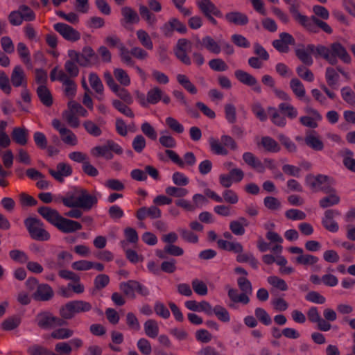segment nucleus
Masks as SVG:
<instances>
[{"label": "nucleus", "mask_w": 355, "mask_h": 355, "mask_svg": "<svg viewBox=\"0 0 355 355\" xmlns=\"http://www.w3.org/2000/svg\"><path fill=\"white\" fill-rule=\"evenodd\" d=\"M185 306L193 311L205 312L207 315L212 314V307L210 304L206 301L197 302L195 300H189L185 302Z\"/></svg>", "instance_id": "23"}, {"label": "nucleus", "mask_w": 355, "mask_h": 355, "mask_svg": "<svg viewBox=\"0 0 355 355\" xmlns=\"http://www.w3.org/2000/svg\"><path fill=\"white\" fill-rule=\"evenodd\" d=\"M137 98L143 107H147L149 104H157L160 101L164 104H168L171 102L170 97L158 87H154L149 89L146 96L137 92Z\"/></svg>", "instance_id": "2"}, {"label": "nucleus", "mask_w": 355, "mask_h": 355, "mask_svg": "<svg viewBox=\"0 0 355 355\" xmlns=\"http://www.w3.org/2000/svg\"><path fill=\"white\" fill-rule=\"evenodd\" d=\"M37 95L44 105L49 106L52 104L51 95L45 86L41 85L37 88Z\"/></svg>", "instance_id": "52"}, {"label": "nucleus", "mask_w": 355, "mask_h": 355, "mask_svg": "<svg viewBox=\"0 0 355 355\" xmlns=\"http://www.w3.org/2000/svg\"><path fill=\"white\" fill-rule=\"evenodd\" d=\"M244 162L250 167L259 173H263L265 171V166L262 162H261L252 153L246 152L243 155Z\"/></svg>", "instance_id": "27"}, {"label": "nucleus", "mask_w": 355, "mask_h": 355, "mask_svg": "<svg viewBox=\"0 0 355 355\" xmlns=\"http://www.w3.org/2000/svg\"><path fill=\"white\" fill-rule=\"evenodd\" d=\"M286 4L289 6V11L293 18L300 24L307 25L309 21L308 17L299 12L298 8L300 5L299 0H283Z\"/></svg>", "instance_id": "19"}, {"label": "nucleus", "mask_w": 355, "mask_h": 355, "mask_svg": "<svg viewBox=\"0 0 355 355\" xmlns=\"http://www.w3.org/2000/svg\"><path fill=\"white\" fill-rule=\"evenodd\" d=\"M53 295V289L50 286L45 284L37 285L36 291L33 294V297L37 300L47 301Z\"/></svg>", "instance_id": "26"}, {"label": "nucleus", "mask_w": 355, "mask_h": 355, "mask_svg": "<svg viewBox=\"0 0 355 355\" xmlns=\"http://www.w3.org/2000/svg\"><path fill=\"white\" fill-rule=\"evenodd\" d=\"M68 108L78 116L83 117L88 116L87 111L80 104L75 101L69 102Z\"/></svg>", "instance_id": "63"}, {"label": "nucleus", "mask_w": 355, "mask_h": 355, "mask_svg": "<svg viewBox=\"0 0 355 355\" xmlns=\"http://www.w3.org/2000/svg\"><path fill=\"white\" fill-rule=\"evenodd\" d=\"M91 154L94 157H103L106 159H111L113 157L112 153L110 152L107 143L104 146H97L91 150Z\"/></svg>", "instance_id": "39"}, {"label": "nucleus", "mask_w": 355, "mask_h": 355, "mask_svg": "<svg viewBox=\"0 0 355 355\" xmlns=\"http://www.w3.org/2000/svg\"><path fill=\"white\" fill-rule=\"evenodd\" d=\"M71 173L70 165L64 162L59 163L55 169H49V173L58 182H63L64 178L69 176Z\"/></svg>", "instance_id": "15"}, {"label": "nucleus", "mask_w": 355, "mask_h": 355, "mask_svg": "<svg viewBox=\"0 0 355 355\" xmlns=\"http://www.w3.org/2000/svg\"><path fill=\"white\" fill-rule=\"evenodd\" d=\"M328 192H329V195L322 198L320 200V205L322 208L329 207L335 205H337L340 202V197L336 193L335 191H332L330 188L328 189Z\"/></svg>", "instance_id": "38"}, {"label": "nucleus", "mask_w": 355, "mask_h": 355, "mask_svg": "<svg viewBox=\"0 0 355 355\" xmlns=\"http://www.w3.org/2000/svg\"><path fill=\"white\" fill-rule=\"evenodd\" d=\"M217 244L220 249L224 250L233 252L234 253H240L243 251V246L239 242L218 239Z\"/></svg>", "instance_id": "31"}, {"label": "nucleus", "mask_w": 355, "mask_h": 355, "mask_svg": "<svg viewBox=\"0 0 355 355\" xmlns=\"http://www.w3.org/2000/svg\"><path fill=\"white\" fill-rule=\"evenodd\" d=\"M262 259L265 263L268 265L275 262L278 266H284L288 263L286 259L282 255H277L275 257L272 254H265L263 256Z\"/></svg>", "instance_id": "50"}, {"label": "nucleus", "mask_w": 355, "mask_h": 355, "mask_svg": "<svg viewBox=\"0 0 355 355\" xmlns=\"http://www.w3.org/2000/svg\"><path fill=\"white\" fill-rule=\"evenodd\" d=\"M162 31L166 35H169L173 31L184 33L187 31V27L179 19L172 18L162 27Z\"/></svg>", "instance_id": "21"}, {"label": "nucleus", "mask_w": 355, "mask_h": 355, "mask_svg": "<svg viewBox=\"0 0 355 355\" xmlns=\"http://www.w3.org/2000/svg\"><path fill=\"white\" fill-rule=\"evenodd\" d=\"M118 49L119 51L121 61L126 65L134 66L135 62L131 57V51H129V50L123 44H120L118 46Z\"/></svg>", "instance_id": "47"}, {"label": "nucleus", "mask_w": 355, "mask_h": 355, "mask_svg": "<svg viewBox=\"0 0 355 355\" xmlns=\"http://www.w3.org/2000/svg\"><path fill=\"white\" fill-rule=\"evenodd\" d=\"M111 90L126 103L130 104L132 103V97L130 92L125 88L120 87L118 84L112 87Z\"/></svg>", "instance_id": "44"}, {"label": "nucleus", "mask_w": 355, "mask_h": 355, "mask_svg": "<svg viewBox=\"0 0 355 355\" xmlns=\"http://www.w3.org/2000/svg\"><path fill=\"white\" fill-rule=\"evenodd\" d=\"M234 74L236 78L241 83L248 86H254V89L258 92H260L261 88L259 85H257V81L256 78L252 75L242 70L236 71Z\"/></svg>", "instance_id": "24"}, {"label": "nucleus", "mask_w": 355, "mask_h": 355, "mask_svg": "<svg viewBox=\"0 0 355 355\" xmlns=\"http://www.w3.org/2000/svg\"><path fill=\"white\" fill-rule=\"evenodd\" d=\"M120 289L124 294L131 298L135 297L137 293L145 295L148 293V289L135 281H128L120 284Z\"/></svg>", "instance_id": "8"}, {"label": "nucleus", "mask_w": 355, "mask_h": 355, "mask_svg": "<svg viewBox=\"0 0 355 355\" xmlns=\"http://www.w3.org/2000/svg\"><path fill=\"white\" fill-rule=\"evenodd\" d=\"M89 82L91 87L99 95L103 94L104 87L103 83L98 76V75L95 73H91L89 75Z\"/></svg>", "instance_id": "46"}, {"label": "nucleus", "mask_w": 355, "mask_h": 355, "mask_svg": "<svg viewBox=\"0 0 355 355\" xmlns=\"http://www.w3.org/2000/svg\"><path fill=\"white\" fill-rule=\"evenodd\" d=\"M341 96L343 100L347 103L355 105V93L349 87H345L341 89Z\"/></svg>", "instance_id": "64"}, {"label": "nucleus", "mask_w": 355, "mask_h": 355, "mask_svg": "<svg viewBox=\"0 0 355 355\" xmlns=\"http://www.w3.org/2000/svg\"><path fill=\"white\" fill-rule=\"evenodd\" d=\"M114 76L116 80L123 86L127 87L130 85V78L125 70L121 68H116L114 69Z\"/></svg>", "instance_id": "45"}, {"label": "nucleus", "mask_w": 355, "mask_h": 355, "mask_svg": "<svg viewBox=\"0 0 355 355\" xmlns=\"http://www.w3.org/2000/svg\"><path fill=\"white\" fill-rule=\"evenodd\" d=\"M121 13L124 19L130 23H137L139 21L137 13L130 7H124L121 9Z\"/></svg>", "instance_id": "59"}, {"label": "nucleus", "mask_w": 355, "mask_h": 355, "mask_svg": "<svg viewBox=\"0 0 355 355\" xmlns=\"http://www.w3.org/2000/svg\"><path fill=\"white\" fill-rule=\"evenodd\" d=\"M304 142L311 149L320 151L324 148V143L315 131H309L306 134Z\"/></svg>", "instance_id": "16"}, {"label": "nucleus", "mask_w": 355, "mask_h": 355, "mask_svg": "<svg viewBox=\"0 0 355 355\" xmlns=\"http://www.w3.org/2000/svg\"><path fill=\"white\" fill-rule=\"evenodd\" d=\"M267 282L272 288L280 291H286L288 288L286 282L283 279L275 275L269 276L267 278Z\"/></svg>", "instance_id": "40"}, {"label": "nucleus", "mask_w": 355, "mask_h": 355, "mask_svg": "<svg viewBox=\"0 0 355 355\" xmlns=\"http://www.w3.org/2000/svg\"><path fill=\"white\" fill-rule=\"evenodd\" d=\"M11 82L15 87L23 86L26 84V75L21 66L17 65L14 67L11 74Z\"/></svg>", "instance_id": "30"}, {"label": "nucleus", "mask_w": 355, "mask_h": 355, "mask_svg": "<svg viewBox=\"0 0 355 355\" xmlns=\"http://www.w3.org/2000/svg\"><path fill=\"white\" fill-rule=\"evenodd\" d=\"M53 27L57 32L68 41L76 42L80 38V33L66 24L57 23L53 25Z\"/></svg>", "instance_id": "11"}, {"label": "nucleus", "mask_w": 355, "mask_h": 355, "mask_svg": "<svg viewBox=\"0 0 355 355\" xmlns=\"http://www.w3.org/2000/svg\"><path fill=\"white\" fill-rule=\"evenodd\" d=\"M340 212L336 210H327L322 219L323 226L329 232H338L339 227L338 223L334 220V217L338 216Z\"/></svg>", "instance_id": "18"}, {"label": "nucleus", "mask_w": 355, "mask_h": 355, "mask_svg": "<svg viewBox=\"0 0 355 355\" xmlns=\"http://www.w3.org/2000/svg\"><path fill=\"white\" fill-rule=\"evenodd\" d=\"M83 126L85 130L89 135L98 137L101 135V130L100 128L92 121L87 120L83 123Z\"/></svg>", "instance_id": "62"}, {"label": "nucleus", "mask_w": 355, "mask_h": 355, "mask_svg": "<svg viewBox=\"0 0 355 355\" xmlns=\"http://www.w3.org/2000/svg\"><path fill=\"white\" fill-rule=\"evenodd\" d=\"M261 144L268 152L277 153L280 150V146L278 143L269 137H263L261 139Z\"/></svg>", "instance_id": "42"}, {"label": "nucleus", "mask_w": 355, "mask_h": 355, "mask_svg": "<svg viewBox=\"0 0 355 355\" xmlns=\"http://www.w3.org/2000/svg\"><path fill=\"white\" fill-rule=\"evenodd\" d=\"M78 200L74 203L67 202L69 206H77V207L89 209L97 202L98 197L96 195L89 194L86 190L80 189V195L78 196Z\"/></svg>", "instance_id": "10"}, {"label": "nucleus", "mask_w": 355, "mask_h": 355, "mask_svg": "<svg viewBox=\"0 0 355 355\" xmlns=\"http://www.w3.org/2000/svg\"><path fill=\"white\" fill-rule=\"evenodd\" d=\"M325 78L327 84L334 89H337L338 87L339 74L331 67H329L326 70Z\"/></svg>", "instance_id": "41"}, {"label": "nucleus", "mask_w": 355, "mask_h": 355, "mask_svg": "<svg viewBox=\"0 0 355 355\" xmlns=\"http://www.w3.org/2000/svg\"><path fill=\"white\" fill-rule=\"evenodd\" d=\"M211 150L217 155H226L228 153L227 148L235 150L236 144L234 139L227 135L221 137L220 141L216 139L209 140Z\"/></svg>", "instance_id": "5"}, {"label": "nucleus", "mask_w": 355, "mask_h": 355, "mask_svg": "<svg viewBox=\"0 0 355 355\" xmlns=\"http://www.w3.org/2000/svg\"><path fill=\"white\" fill-rule=\"evenodd\" d=\"M68 56L73 60L81 65L89 66L91 64V61L95 58V52L90 46H85L83 49L82 53H80L75 50H69Z\"/></svg>", "instance_id": "7"}, {"label": "nucleus", "mask_w": 355, "mask_h": 355, "mask_svg": "<svg viewBox=\"0 0 355 355\" xmlns=\"http://www.w3.org/2000/svg\"><path fill=\"white\" fill-rule=\"evenodd\" d=\"M72 259H73V256L70 252H69L67 251H62V252H59L58 254V257H57L58 263L55 266L50 265L49 267L50 268H54L56 266L62 267L66 263L70 262Z\"/></svg>", "instance_id": "57"}, {"label": "nucleus", "mask_w": 355, "mask_h": 355, "mask_svg": "<svg viewBox=\"0 0 355 355\" xmlns=\"http://www.w3.org/2000/svg\"><path fill=\"white\" fill-rule=\"evenodd\" d=\"M145 334L150 338H155L159 334L157 322L153 320H148L144 324Z\"/></svg>", "instance_id": "43"}, {"label": "nucleus", "mask_w": 355, "mask_h": 355, "mask_svg": "<svg viewBox=\"0 0 355 355\" xmlns=\"http://www.w3.org/2000/svg\"><path fill=\"white\" fill-rule=\"evenodd\" d=\"M166 124L171 130L176 133L181 134L184 130L183 125L178 120L171 116H168L166 119Z\"/></svg>", "instance_id": "60"}, {"label": "nucleus", "mask_w": 355, "mask_h": 355, "mask_svg": "<svg viewBox=\"0 0 355 355\" xmlns=\"http://www.w3.org/2000/svg\"><path fill=\"white\" fill-rule=\"evenodd\" d=\"M304 111L307 114V116H302L300 118V122L302 124L312 128H316L318 126V121L322 119L321 115L316 110L311 107H306Z\"/></svg>", "instance_id": "12"}, {"label": "nucleus", "mask_w": 355, "mask_h": 355, "mask_svg": "<svg viewBox=\"0 0 355 355\" xmlns=\"http://www.w3.org/2000/svg\"><path fill=\"white\" fill-rule=\"evenodd\" d=\"M28 130L24 128H15L12 132L13 140L18 144L24 146L28 141Z\"/></svg>", "instance_id": "37"}, {"label": "nucleus", "mask_w": 355, "mask_h": 355, "mask_svg": "<svg viewBox=\"0 0 355 355\" xmlns=\"http://www.w3.org/2000/svg\"><path fill=\"white\" fill-rule=\"evenodd\" d=\"M279 110L290 119H295L298 114L297 110L289 103L279 105Z\"/></svg>", "instance_id": "48"}, {"label": "nucleus", "mask_w": 355, "mask_h": 355, "mask_svg": "<svg viewBox=\"0 0 355 355\" xmlns=\"http://www.w3.org/2000/svg\"><path fill=\"white\" fill-rule=\"evenodd\" d=\"M73 331L68 328H59L52 331L51 336L57 340H64L71 337Z\"/></svg>", "instance_id": "51"}, {"label": "nucleus", "mask_w": 355, "mask_h": 355, "mask_svg": "<svg viewBox=\"0 0 355 355\" xmlns=\"http://www.w3.org/2000/svg\"><path fill=\"white\" fill-rule=\"evenodd\" d=\"M309 22L308 24H301L304 28H306L308 31L311 32H317V28H320L323 31L328 34H331L332 33V28L331 26L327 24L326 22L321 21L317 19L315 17H312L311 18H308Z\"/></svg>", "instance_id": "20"}, {"label": "nucleus", "mask_w": 355, "mask_h": 355, "mask_svg": "<svg viewBox=\"0 0 355 355\" xmlns=\"http://www.w3.org/2000/svg\"><path fill=\"white\" fill-rule=\"evenodd\" d=\"M40 215L54 226H57L61 217L57 211L47 207H41L38 209Z\"/></svg>", "instance_id": "29"}, {"label": "nucleus", "mask_w": 355, "mask_h": 355, "mask_svg": "<svg viewBox=\"0 0 355 355\" xmlns=\"http://www.w3.org/2000/svg\"><path fill=\"white\" fill-rule=\"evenodd\" d=\"M91 309L90 303L83 300H74L67 303L60 309V315L65 319H71L76 314L87 312Z\"/></svg>", "instance_id": "3"}, {"label": "nucleus", "mask_w": 355, "mask_h": 355, "mask_svg": "<svg viewBox=\"0 0 355 355\" xmlns=\"http://www.w3.org/2000/svg\"><path fill=\"white\" fill-rule=\"evenodd\" d=\"M63 119L72 128H78L80 125V121L78 115L75 114L69 108L63 113Z\"/></svg>", "instance_id": "58"}, {"label": "nucleus", "mask_w": 355, "mask_h": 355, "mask_svg": "<svg viewBox=\"0 0 355 355\" xmlns=\"http://www.w3.org/2000/svg\"><path fill=\"white\" fill-rule=\"evenodd\" d=\"M202 46L207 51L214 54H218L221 51L220 45L210 36H206L202 38Z\"/></svg>", "instance_id": "35"}, {"label": "nucleus", "mask_w": 355, "mask_h": 355, "mask_svg": "<svg viewBox=\"0 0 355 355\" xmlns=\"http://www.w3.org/2000/svg\"><path fill=\"white\" fill-rule=\"evenodd\" d=\"M248 225V221L246 218L241 217L236 220H233L230 224V229L235 235L241 236L245 233V227Z\"/></svg>", "instance_id": "32"}, {"label": "nucleus", "mask_w": 355, "mask_h": 355, "mask_svg": "<svg viewBox=\"0 0 355 355\" xmlns=\"http://www.w3.org/2000/svg\"><path fill=\"white\" fill-rule=\"evenodd\" d=\"M294 43V39L288 33H283L280 35L279 39L273 42L274 47L280 52H286L288 46Z\"/></svg>", "instance_id": "25"}, {"label": "nucleus", "mask_w": 355, "mask_h": 355, "mask_svg": "<svg viewBox=\"0 0 355 355\" xmlns=\"http://www.w3.org/2000/svg\"><path fill=\"white\" fill-rule=\"evenodd\" d=\"M73 283H69L67 287H62L60 288L62 295L65 297H71V290L76 294H81L84 292L85 286L82 283H80V277H78V280H73Z\"/></svg>", "instance_id": "28"}, {"label": "nucleus", "mask_w": 355, "mask_h": 355, "mask_svg": "<svg viewBox=\"0 0 355 355\" xmlns=\"http://www.w3.org/2000/svg\"><path fill=\"white\" fill-rule=\"evenodd\" d=\"M37 324L42 328H50L55 325L62 324V320L53 317L49 313H42L37 316Z\"/></svg>", "instance_id": "17"}, {"label": "nucleus", "mask_w": 355, "mask_h": 355, "mask_svg": "<svg viewBox=\"0 0 355 355\" xmlns=\"http://www.w3.org/2000/svg\"><path fill=\"white\" fill-rule=\"evenodd\" d=\"M25 225L33 239L38 241H48L50 239V234L44 229L40 220L28 218L25 220Z\"/></svg>", "instance_id": "4"}, {"label": "nucleus", "mask_w": 355, "mask_h": 355, "mask_svg": "<svg viewBox=\"0 0 355 355\" xmlns=\"http://www.w3.org/2000/svg\"><path fill=\"white\" fill-rule=\"evenodd\" d=\"M318 261V257L309 254H304L299 255L296 257L295 261L297 263L302 264V265H313L316 263Z\"/></svg>", "instance_id": "61"}, {"label": "nucleus", "mask_w": 355, "mask_h": 355, "mask_svg": "<svg viewBox=\"0 0 355 355\" xmlns=\"http://www.w3.org/2000/svg\"><path fill=\"white\" fill-rule=\"evenodd\" d=\"M178 82L189 93L195 94L197 93L196 87L191 83L189 78L183 74L177 76Z\"/></svg>", "instance_id": "49"}, {"label": "nucleus", "mask_w": 355, "mask_h": 355, "mask_svg": "<svg viewBox=\"0 0 355 355\" xmlns=\"http://www.w3.org/2000/svg\"><path fill=\"white\" fill-rule=\"evenodd\" d=\"M52 125L59 132L62 140L65 144L70 146H75L78 144V139L76 135L70 130L66 128L59 120H53Z\"/></svg>", "instance_id": "9"}, {"label": "nucleus", "mask_w": 355, "mask_h": 355, "mask_svg": "<svg viewBox=\"0 0 355 355\" xmlns=\"http://www.w3.org/2000/svg\"><path fill=\"white\" fill-rule=\"evenodd\" d=\"M315 51L331 64H335L337 62V58L345 63H349L352 60L346 49L338 42L331 44L329 48L322 45L318 46Z\"/></svg>", "instance_id": "1"}, {"label": "nucleus", "mask_w": 355, "mask_h": 355, "mask_svg": "<svg viewBox=\"0 0 355 355\" xmlns=\"http://www.w3.org/2000/svg\"><path fill=\"white\" fill-rule=\"evenodd\" d=\"M290 87L297 98L301 100L305 99V88L300 80L296 78H292L290 82Z\"/></svg>", "instance_id": "36"}, {"label": "nucleus", "mask_w": 355, "mask_h": 355, "mask_svg": "<svg viewBox=\"0 0 355 355\" xmlns=\"http://www.w3.org/2000/svg\"><path fill=\"white\" fill-rule=\"evenodd\" d=\"M225 19L230 22L236 25H245L248 22L247 16L239 12H231L227 13L225 15Z\"/></svg>", "instance_id": "33"}, {"label": "nucleus", "mask_w": 355, "mask_h": 355, "mask_svg": "<svg viewBox=\"0 0 355 355\" xmlns=\"http://www.w3.org/2000/svg\"><path fill=\"white\" fill-rule=\"evenodd\" d=\"M191 50V43L186 39H180L178 40L175 53L178 59L183 63L189 64L191 63L190 58L187 55V52Z\"/></svg>", "instance_id": "13"}, {"label": "nucleus", "mask_w": 355, "mask_h": 355, "mask_svg": "<svg viewBox=\"0 0 355 355\" xmlns=\"http://www.w3.org/2000/svg\"><path fill=\"white\" fill-rule=\"evenodd\" d=\"M315 51L313 46H309L306 49L298 48L296 50L297 56L299 59L306 64L311 65L313 63L312 58L310 55Z\"/></svg>", "instance_id": "34"}, {"label": "nucleus", "mask_w": 355, "mask_h": 355, "mask_svg": "<svg viewBox=\"0 0 355 355\" xmlns=\"http://www.w3.org/2000/svg\"><path fill=\"white\" fill-rule=\"evenodd\" d=\"M212 313H214L217 318L223 322H228L230 320V315L227 310L221 306H216L212 308Z\"/></svg>", "instance_id": "53"}, {"label": "nucleus", "mask_w": 355, "mask_h": 355, "mask_svg": "<svg viewBox=\"0 0 355 355\" xmlns=\"http://www.w3.org/2000/svg\"><path fill=\"white\" fill-rule=\"evenodd\" d=\"M268 113L271 118L272 123L279 126H284L286 125V121L284 116H280L277 110L274 107H269Z\"/></svg>", "instance_id": "56"}, {"label": "nucleus", "mask_w": 355, "mask_h": 355, "mask_svg": "<svg viewBox=\"0 0 355 355\" xmlns=\"http://www.w3.org/2000/svg\"><path fill=\"white\" fill-rule=\"evenodd\" d=\"M306 184L314 191L322 190L328 193V189L333 184V180L322 175H308L306 177Z\"/></svg>", "instance_id": "6"}, {"label": "nucleus", "mask_w": 355, "mask_h": 355, "mask_svg": "<svg viewBox=\"0 0 355 355\" xmlns=\"http://www.w3.org/2000/svg\"><path fill=\"white\" fill-rule=\"evenodd\" d=\"M56 227L63 232L69 233L80 230L82 225L77 221L67 219L61 216Z\"/></svg>", "instance_id": "22"}, {"label": "nucleus", "mask_w": 355, "mask_h": 355, "mask_svg": "<svg viewBox=\"0 0 355 355\" xmlns=\"http://www.w3.org/2000/svg\"><path fill=\"white\" fill-rule=\"evenodd\" d=\"M196 4L205 16L214 15L223 17V13L210 0H198Z\"/></svg>", "instance_id": "14"}, {"label": "nucleus", "mask_w": 355, "mask_h": 355, "mask_svg": "<svg viewBox=\"0 0 355 355\" xmlns=\"http://www.w3.org/2000/svg\"><path fill=\"white\" fill-rule=\"evenodd\" d=\"M137 37L143 46L146 49L151 50L153 48V42L149 35L143 30H139L137 32Z\"/></svg>", "instance_id": "54"}, {"label": "nucleus", "mask_w": 355, "mask_h": 355, "mask_svg": "<svg viewBox=\"0 0 355 355\" xmlns=\"http://www.w3.org/2000/svg\"><path fill=\"white\" fill-rule=\"evenodd\" d=\"M17 51L22 62L26 64H30V52L26 44L22 42H19L17 44Z\"/></svg>", "instance_id": "55"}]
</instances>
